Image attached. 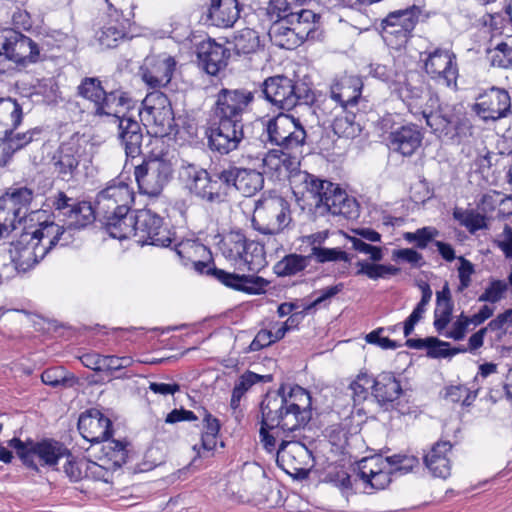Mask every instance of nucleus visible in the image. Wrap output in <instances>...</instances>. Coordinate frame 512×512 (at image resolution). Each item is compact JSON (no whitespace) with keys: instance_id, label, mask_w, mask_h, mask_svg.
<instances>
[{"instance_id":"nucleus-23","label":"nucleus","mask_w":512,"mask_h":512,"mask_svg":"<svg viewBox=\"0 0 512 512\" xmlns=\"http://www.w3.org/2000/svg\"><path fill=\"white\" fill-rule=\"evenodd\" d=\"M31 200L32 191L28 188H18L0 197V238L9 235L16 223L26 217Z\"/></svg>"},{"instance_id":"nucleus-56","label":"nucleus","mask_w":512,"mask_h":512,"mask_svg":"<svg viewBox=\"0 0 512 512\" xmlns=\"http://www.w3.org/2000/svg\"><path fill=\"white\" fill-rule=\"evenodd\" d=\"M20 262L13 257L12 253L9 251L8 254H5L1 257L0 264V283L4 281H8L17 275L26 273V270H22L19 266Z\"/></svg>"},{"instance_id":"nucleus-42","label":"nucleus","mask_w":512,"mask_h":512,"mask_svg":"<svg viewBox=\"0 0 512 512\" xmlns=\"http://www.w3.org/2000/svg\"><path fill=\"white\" fill-rule=\"evenodd\" d=\"M264 39V35L255 29L245 27L235 32L232 43L237 54L249 55L263 48Z\"/></svg>"},{"instance_id":"nucleus-16","label":"nucleus","mask_w":512,"mask_h":512,"mask_svg":"<svg viewBox=\"0 0 512 512\" xmlns=\"http://www.w3.org/2000/svg\"><path fill=\"white\" fill-rule=\"evenodd\" d=\"M94 202L95 211L102 219L118 213H128L134 203V191L124 181L112 180L98 192Z\"/></svg>"},{"instance_id":"nucleus-10","label":"nucleus","mask_w":512,"mask_h":512,"mask_svg":"<svg viewBox=\"0 0 512 512\" xmlns=\"http://www.w3.org/2000/svg\"><path fill=\"white\" fill-rule=\"evenodd\" d=\"M314 195L316 205L324 207L332 215L353 219L358 216V203L338 185L321 180L308 173L299 174Z\"/></svg>"},{"instance_id":"nucleus-29","label":"nucleus","mask_w":512,"mask_h":512,"mask_svg":"<svg viewBox=\"0 0 512 512\" xmlns=\"http://www.w3.org/2000/svg\"><path fill=\"white\" fill-rule=\"evenodd\" d=\"M126 458L127 450L124 443L117 440H104L97 461H94L102 470L99 472L101 481L111 482L114 472L126 462Z\"/></svg>"},{"instance_id":"nucleus-9","label":"nucleus","mask_w":512,"mask_h":512,"mask_svg":"<svg viewBox=\"0 0 512 512\" xmlns=\"http://www.w3.org/2000/svg\"><path fill=\"white\" fill-rule=\"evenodd\" d=\"M8 445L15 450L26 467L36 471L40 468L54 469L64 457L69 456L67 447L53 439L22 441L19 438H12Z\"/></svg>"},{"instance_id":"nucleus-3","label":"nucleus","mask_w":512,"mask_h":512,"mask_svg":"<svg viewBox=\"0 0 512 512\" xmlns=\"http://www.w3.org/2000/svg\"><path fill=\"white\" fill-rule=\"evenodd\" d=\"M253 99V93L244 89H222L218 93L215 108L218 125L209 135L212 150L227 154L237 148L243 138L242 116Z\"/></svg>"},{"instance_id":"nucleus-2","label":"nucleus","mask_w":512,"mask_h":512,"mask_svg":"<svg viewBox=\"0 0 512 512\" xmlns=\"http://www.w3.org/2000/svg\"><path fill=\"white\" fill-rule=\"evenodd\" d=\"M398 95L415 117L425 120L433 133L457 138L459 142L471 136L469 121L456 115L453 107L441 105L438 96L432 92L405 84L399 88Z\"/></svg>"},{"instance_id":"nucleus-12","label":"nucleus","mask_w":512,"mask_h":512,"mask_svg":"<svg viewBox=\"0 0 512 512\" xmlns=\"http://www.w3.org/2000/svg\"><path fill=\"white\" fill-rule=\"evenodd\" d=\"M185 172L192 180L191 191L197 197L210 204L227 201L231 191L227 169L210 173L205 169H197L193 163H188Z\"/></svg>"},{"instance_id":"nucleus-46","label":"nucleus","mask_w":512,"mask_h":512,"mask_svg":"<svg viewBox=\"0 0 512 512\" xmlns=\"http://www.w3.org/2000/svg\"><path fill=\"white\" fill-rule=\"evenodd\" d=\"M271 380V375H259L251 371H247L242 374L233 388L230 401L231 407L233 409H237L240 405L242 397L253 385L259 382H270Z\"/></svg>"},{"instance_id":"nucleus-37","label":"nucleus","mask_w":512,"mask_h":512,"mask_svg":"<svg viewBox=\"0 0 512 512\" xmlns=\"http://www.w3.org/2000/svg\"><path fill=\"white\" fill-rule=\"evenodd\" d=\"M362 86L359 77L344 75L333 82L330 88V96L345 108H352L361 96Z\"/></svg>"},{"instance_id":"nucleus-8","label":"nucleus","mask_w":512,"mask_h":512,"mask_svg":"<svg viewBox=\"0 0 512 512\" xmlns=\"http://www.w3.org/2000/svg\"><path fill=\"white\" fill-rule=\"evenodd\" d=\"M266 131L269 141L278 148L269 150L262 160L280 159L282 156L286 157L284 160L295 158L291 151L302 146L306 139V131L299 119L285 113L268 120Z\"/></svg>"},{"instance_id":"nucleus-41","label":"nucleus","mask_w":512,"mask_h":512,"mask_svg":"<svg viewBox=\"0 0 512 512\" xmlns=\"http://www.w3.org/2000/svg\"><path fill=\"white\" fill-rule=\"evenodd\" d=\"M105 228L112 238L118 240L135 239L134 215L118 213L103 218Z\"/></svg>"},{"instance_id":"nucleus-39","label":"nucleus","mask_w":512,"mask_h":512,"mask_svg":"<svg viewBox=\"0 0 512 512\" xmlns=\"http://www.w3.org/2000/svg\"><path fill=\"white\" fill-rule=\"evenodd\" d=\"M402 393L400 381L391 372H382L375 377L373 396L380 404L392 403Z\"/></svg>"},{"instance_id":"nucleus-44","label":"nucleus","mask_w":512,"mask_h":512,"mask_svg":"<svg viewBox=\"0 0 512 512\" xmlns=\"http://www.w3.org/2000/svg\"><path fill=\"white\" fill-rule=\"evenodd\" d=\"M412 31V22L410 19H404V27L382 22L383 39L388 46L394 49L403 47L408 42Z\"/></svg>"},{"instance_id":"nucleus-14","label":"nucleus","mask_w":512,"mask_h":512,"mask_svg":"<svg viewBox=\"0 0 512 512\" xmlns=\"http://www.w3.org/2000/svg\"><path fill=\"white\" fill-rule=\"evenodd\" d=\"M21 119L22 109L16 101L11 98H0V141L8 157L32 141L30 133L12 136Z\"/></svg>"},{"instance_id":"nucleus-61","label":"nucleus","mask_w":512,"mask_h":512,"mask_svg":"<svg viewBox=\"0 0 512 512\" xmlns=\"http://www.w3.org/2000/svg\"><path fill=\"white\" fill-rule=\"evenodd\" d=\"M418 10L414 7L411 9L400 10L390 13L384 20L383 23L397 24L404 27V19H410L412 22V30L418 21Z\"/></svg>"},{"instance_id":"nucleus-17","label":"nucleus","mask_w":512,"mask_h":512,"mask_svg":"<svg viewBox=\"0 0 512 512\" xmlns=\"http://www.w3.org/2000/svg\"><path fill=\"white\" fill-rule=\"evenodd\" d=\"M78 93L93 104V110L98 116L119 115L126 107L124 93H106L98 78L83 79L78 86Z\"/></svg>"},{"instance_id":"nucleus-60","label":"nucleus","mask_w":512,"mask_h":512,"mask_svg":"<svg viewBox=\"0 0 512 512\" xmlns=\"http://www.w3.org/2000/svg\"><path fill=\"white\" fill-rule=\"evenodd\" d=\"M133 362V358L130 356L105 355L103 372L112 374L130 367Z\"/></svg>"},{"instance_id":"nucleus-22","label":"nucleus","mask_w":512,"mask_h":512,"mask_svg":"<svg viewBox=\"0 0 512 512\" xmlns=\"http://www.w3.org/2000/svg\"><path fill=\"white\" fill-rule=\"evenodd\" d=\"M0 55L17 64L26 65L40 59V50L31 38L8 28L0 30Z\"/></svg>"},{"instance_id":"nucleus-32","label":"nucleus","mask_w":512,"mask_h":512,"mask_svg":"<svg viewBox=\"0 0 512 512\" xmlns=\"http://www.w3.org/2000/svg\"><path fill=\"white\" fill-rule=\"evenodd\" d=\"M452 444L449 441H438L424 454L423 461L434 477L446 479L451 474Z\"/></svg>"},{"instance_id":"nucleus-19","label":"nucleus","mask_w":512,"mask_h":512,"mask_svg":"<svg viewBox=\"0 0 512 512\" xmlns=\"http://www.w3.org/2000/svg\"><path fill=\"white\" fill-rule=\"evenodd\" d=\"M135 242L141 246L168 247L173 242L172 233L163 226V219L151 209L138 210L134 215Z\"/></svg>"},{"instance_id":"nucleus-28","label":"nucleus","mask_w":512,"mask_h":512,"mask_svg":"<svg viewBox=\"0 0 512 512\" xmlns=\"http://www.w3.org/2000/svg\"><path fill=\"white\" fill-rule=\"evenodd\" d=\"M78 430L88 442L98 443L111 436L112 422L100 410L90 409L80 415Z\"/></svg>"},{"instance_id":"nucleus-18","label":"nucleus","mask_w":512,"mask_h":512,"mask_svg":"<svg viewBox=\"0 0 512 512\" xmlns=\"http://www.w3.org/2000/svg\"><path fill=\"white\" fill-rule=\"evenodd\" d=\"M277 465L290 476L295 478L307 477L313 466L311 451L302 442L291 439H282L276 457Z\"/></svg>"},{"instance_id":"nucleus-55","label":"nucleus","mask_w":512,"mask_h":512,"mask_svg":"<svg viewBox=\"0 0 512 512\" xmlns=\"http://www.w3.org/2000/svg\"><path fill=\"white\" fill-rule=\"evenodd\" d=\"M490 63L494 67H512V47L506 43H500L488 51Z\"/></svg>"},{"instance_id":"nucleus-58","label":"nucleus","mask_w":512,"mask_h":512,"mask_svg":"<svg viewBox=\"0 0 512 512\" xmlns=\"http://www.w3.org/2000/svg\"><path fill=\"white\" fill-rule=\"evenodd\" d=\"M438 235V231L433 227H423L415 232H407L404 239L408 242H415L420 249L427 247L428 243Z\"/></svg>"},{"instance_id":"nucleus-6","label":"nucleus","mask_w":512,"mask_h":512,"mask_svg":"<svg viewBox=\"0 0 512 512\" xmlns=\"http://www.w3.org/2000/svg\"><path fill=\"white\" fill-rule=\"evenodd\" d=\"M419 465V459L412 455H375L358 462L356 477L364 484V489H385L396 474H406Z\"/></svg>"},{"instance_id":"nucleus-40","label":"nucleus","mask_w":512,"mask_h":512,"mask_svg":"<svg viewBox=\"0 0 512 512\" xmlns=\"http://www.w3.org/2000/svg\"><path fill=\"white\" fill-rule=\"evenodd\" d=\"M127 35V20L117 17L109 19L97 32L96 40L103 48H114Z\"/></svg>"},{"instance_id":"nucleus-21","label":"nucleus","mask_w":512,"mask_h":512,"mask_svg":"<svg viewBox=\"0 0 512 512\" xmlns=\"http://www.w3.org/2000/svg\"><path fill=\"white\" fill-rule=\"evenodd\" d=\"M205 260L206 259L199 258L191 263L194 269L200 274L211 273L226 287L246 294L257 295L265 292L268 282L264 278L254 275L227 272L217 268L212 269Z\"/></svg>"},{"instance_id":"nucleus-26","label":"nucleus","mask_w":512,"mask_h":512,"mask_svg":"<svg viewBox=\"0 0 512 512\" xmlns=\"http://www.w3.org/2000/svg\"><path fill=\"white\" fill-rule=\"evenodd\" d=\"M126 107L119 115H107L119 123L120 139L124 146L127 158L135 159L140 155L142 134L139 123L129 114L132 109V101L125 96Z\"/></svg>"},{"instance_id":"nucleus-1","label":"nucleus","mask_w":512,"mask_h":512,"mask_svg":"<svg viewBox=\"0 0 512 512\" xmlns=\"http://www.w3.org/2000/svg\"><path fill=\"white\" fill-rule=\"evenodd\" d=\"M260 443L263 448L277 455V442L289 439L285 433H293L304 428L312 417V399L310 393L296 385L288 396L273 395L261 402Z\"/></svg>"},{"instance_id":"nucleus-30","label":"nucleus","mask_w":512,"mask_h":512,"mask_svg":"<svg viewBox=\"0 0 512 512\" xmlns=\"http://www.w3.org/2000/svg\"><path fill=\"white\" fill-rule=\"evenodd\" d=\"M510 105L508 92L492 87L478 97L474 109L482 119L496 120L505 116Z\"/></svg>"},{"instance_id":"nucleus-27","label":"nucleus","mask_w":512,"mask_h":512,"mask_svg":"<svg viewBox=\"0 0 512 512\" xmlns=\"http://www.w3.org/2000/svg\"><path fill=\"white\" fill-rule=\"evenodd\" d=\"M175 66L174 58L166 54L148 56L141 67L142 79L151 88L165 86L171 81Z\"/></svg>"},{"instance_id":"nucleus-24","label":"nucleus","mask_w":512,"mask_h":512,"mask_svg":"<svg viewBox=\"0 0 512 512\" xmlns=\"http://www.w3.org/2000/svg\"><path fill=\"white\" fill-rule=\"evenodd\" d=\"M171 162H142L135 167V179L143 194L157 196L172 176Z\"/></svg>"},{"instance_id":"nucleus-59","label":"nucleus","mask_w":512,"mask_h":512,"mask_svg":"<svg viewBox=\"0 0 512 512\" xmlns=\"http://www.w3.org/2000/svg\"><path fill=\"white\" fill-rule=\"evenodd\" d=\"M326 437L330 444L340 452H342L348 444V432L339 424L327 428Z\"/></svg>"},{"instance_id":"nucleus-47","label":"nucleus","mask_w":512,"mask_h":512,"mask_svg":"<svg viewBox=\"0 0 512 512\" xmlns=\"http://www.w3.org/2000/svg\"><path fill=\"white\" fill-rule=\"evenodd\" d=\"M309 261V256L289 254L275 264L274 272L281 277L293 276L303 271Z\"/></svg>"},{"instance_id":"nucleus-62","label":"nucleus","mask_w":512,"mask_h":512,"mask_svg":"<svg viewBox=\"0 0 512 512\" xmlns=\"http://www.w3.org/2000/svg\"><path fill=\"white\" fill-rule=\"evenodd\" d=\"M275 342H277V339H274L273 330L262 329L256 334L247 351L256 352Z\"/></svg>"},{"instance_id":"nucleus-36","label":"nucleus","mask_w":512,"mask_h":512,"mask_svg":"<svg viewBox=\"0 0 512 512\" xmlns=\"http://www.w3.org/2000/svg\"><path fill=\"white\" fill-rule=\"evenodd\" d=\"M422 136L416 125H405L390 133L389 149L403 157H411L421 144Z\"/></svg>"},{"instance_id":"nucleus-31","label":"nucleus","mask_w":512,"mask_h":512,"mask_svg":"<svg viewBox=\"0 0 512 512\" xmlns=\"http://www.w3.org/2000/svg\"><path fill=\"white\" fill-rule=\"evenodd\" d=\"M66 220L63 225L58 226L65 231L60 238L61 246L68 245L73 239V232L75 230L86 227L92 223L97 215L95 211V204L92 206L89 202H75L69 211L64 212Z\"/></svg>"},{"instance_id":"nucleus-57","label":"nucleus","mask_w":512,"mask_h":512,"mask_svg":"<svg viewBox=\"0 0 512 512\" xmlns=\"http://www.w3.org/2000/svg\"><path fill=\"white\" fill-rule=\"evenodd\" d=\"M369 73L375 77L379 78L385 82H392L399 84V87H396L395 90L398 92L399 88L407 82L401 83L400 79L396 80L395 77L399 78V75L396 74L391 66L387 63H373L370 65Z\"/></svg>"},{"instance_id":"nucleus-43","label":"nucleus","mask_w":512,"mask_h":512,"mask_svg":"<svg viewBox=\"0 0 512 512\" xmlns=\"http://www.w3.org/2000/svg\"><path fill=\"white\" fill-rule=\"evenodd\" d=\"M95 146L84 136L75 134L59 147V158H92L94 156Z\"/></svg>"},{"instance_id":"nucleus-54","label":"nucleus","mask_w":512,"mask_h":512,"mask_svg":"<svg viewBox=\"0 0 512 512\" xmlns=\"http://www.w3.org/2000/svg\"><path fill=\"white\" fill-rule=\"evenodd\" d=\"M507 290L508 284L504 280L492 279L483 293L478 297V301L497 303L504 298Z\"/></svg>"},{"instance_id":"nucleus-11","label":"nucleus","mask_w":512,"mask_h":512,"mask_svg":"<svg viewBox=\"0 0 512 512\" xmlns=\"http://www.w3.org/2000/svg\"><path fill=\"white\" fill-rule=\"evenodd\" d=\"M291 220L288 201L281 196L270 195L256 202L252 226L262 234L276 235L282 232Z\"/></svg>"},{"instance_id":"nucleus-4","label":"nucleus","mask_w":512,"mask_h":512,"mask_svg":"<svg viewBox=\"0 0 512 512\" xmlns=\"http://www.w3.org/2000/svg\"><path fill=\"white\" fill-rule=\"evenodd\" d=\"M272 9H278V20L271 26L269 36L271 41L284 49H294L307 40L315 31L319 16L312 10L300 9L286 13V0H274Z\"/></svg>"},{"instance_id":"nucleus-50","label":"nucleus","mask_w":512,"mask_h":512,"mask_svg":"<svg viewBox=\"0 0 512 512\" xmlns=\"http://www.w3.org/2000/svg\"><path fill=\"white\" fill-rule=\"evenodd\" d=\"M375 377L367 372H360L356 378L351 382L350 389L352 390L353 399L355 403L364 401L370 391L373 395Z\"/></svg>"},{"instance_id":"nucleus-33","label":"nucleus","mask_w":512,"mask_h":512,"mask_svg":"<svg viewBox=\"0 0 512 512\" xmlns=\"http://www.w3.org/2000/svg\"><path fill=\"white\" fill-rule=\"evenodd\" d=\"M229 50L214 40L203 41L198 47V59L210 75H216L220 70L226 67Z\"/></svg>"},{"instance_id":"nucleus-48","label":"nucleus","mask_w":512,"mask_h":512,"mask_svg":"<svg viewBox=\"0 0 512 512\" xmlns=\"http://www.w3.org/2000/svg\"><path fill=\"white\" fill-rule=\"evenodd\" d=\"M335 134L339 137H355L359 132V125L355 123V114L350 108H345L342 115L337 116L330 123Z\"/></svg>"},{"instance_id":"nucleus-7","label":"nucleus","mask_w":512,"mask_h":512,"mask_svg":"<svg viewBox=\"0 0 512 512\" xmlns=\"http://www.w3.org/2000/svg\"><path fill=\"white\" fill-rule=\"evenodd\" d=\"M220 250L235 269L252 272L254 276L268 264L264 246L248 240L241 231L228 233L221 242Z\"/></svg>"},{"instance_id":"nucleus-34","label":"nucleus","mask_w":512,"mask_h":512,"mask_svg":"<svg viewBox=\"0 0 512 512\" xmlns=\"http://www.w3.org/2000/svg\"><path fill=\"white\" fill-rule=\"evenodd\" d=\"M240 12L238 0H211L207 18L213 26L231 28L240 18Z\"/></svg>"},{"instance_id":"nucleus-63","label":"nucleus","mask_w":512,"mask_h":512,"mask_svg":"<svg viewBox=\"0 0 512 512\" xmlns=\"http://www.w3.org/2000/svg\"><path fill=\"white\" fill-rule=\"evenodd\" d=\"M429 342L427 344V356L430 358H446L449 357V346L448 342L441 341L435 337H429Z\"/></svg>"},{"instance_id":"nucleus-45","label":"nucleus","mask_w":512,"mask_h":512,"mask_svg":"<svg viewBox=\"0 0 512 512\" xmlns=\"http://www.w3.org/2000/svg\"><path fill=\"white\" fill-rule=\"evenodd\" d=\"M174 250L184 265H189L199 258L209 259L210 257L208 248L194 239H186L176 243Z\"/></svg>"},{"instance_id":"nucleus-38","label":"nucleus","mask_w":512,"mask_h":512,"mask_svg":"<svg viewBox=\"0 0 512 512\" xmlns=\"http://www.w3.org/2000/svg\"><path fill=\"white\" fill-rule=\"evenodd\" d=\"M64 459V473L71 481L77 482L85 478L101 481L99 472L102 470L94 461L85 458L75 459L70 452L69 456Z\"/></svg>"},{"instance_id":"nucleus-64","label":"nucleus","mask_w":512,"mask_h":512,"mask_svg":"<svg viewBox=\"0 0 512 512\" xmlns=\"http://www.w3.org/2000/svg\"><path fill=\"white\" fill-rule=\"evenodd\" d=\"M496 243L505 257L512 259V227L505 225L502 233L499 234Z\"/></svg>"},{"instance_id":"nucleus-51","label":"nucleus","mask_w":512,"mask_h":512,"mask_svg":"<svg viewBox=\"0 0 512 512\" xmlns=\"http://www.w3.org/2000/svg\"><path fill=\"white\" fill-rule=\"evenodd\" d=\"M309 260L313 258L318 263L327 262H349V255L341 248H327L322 246H312Z\"/></svg>"},{"instance_id":"nucleus-20","label":"nucleus","mask_w":512,"mask_h":512,"mask_svg":"<svg viewBox=\"0 0 512 512\" xmlns=\"http://www.w3.org/2000/svg\"><path fill=\"white\" fill-rule=\"evenodd\" d=\"M423 62L425 72L437 84L448 88H456L459 68L453 51L436 48L425 53Z\"/></svg>"},{"instance_id":"nucleus-25","label":"nucleus","mask_w":512,"mask_h":512,"mask_svg":"<svg viewBox=\"0 0 512 512\" xmlns=\"http://www.w3.org/2000/svg\"><path fill=\"white\" fill-rule=\"evenodd\" d=\"M352 247L359 253L366 254L373 262L366 260H359L356 262V275H365L371 280H378L380 278H387L388 276L396 275L399 269L393 265L378 264L377 262L383 259V251L380 247L373 246L366 243L360 238L351 239Z\"/></svg>"},{"instance_id":"nucleus-15","label":"nucleus","mask_w":512,"mask_h":512,"mask_svg":"<svg viewBox=\"0 0 512 512\" xmlns=\"http://www.w3.org/2000/svg\"><path fill=\"white\" fill-rule=\"evenodd\" d=\"M265 98L283 110L295 107L299 100L308 103L313 100V95L308 88H300L285 76H275L266 79L263 83Z\"/></svg>"},{"instance_id":"nucleus-13","label":"nucleus","mask_w":512,"mask_h":512,"mask_svg":"<svg viewBox=\"0 0 512 512\" xmlns=\"http://www.w3.org/2000/svg\"><path fill=\"white\" fill-rule=\"evenodd\" d=\"M136 111L149 133L164 136L171 131L174 115L171 103L163 93H149L142 102V108Z\"/></svg>"},{"instance_id":"nucleus-52","label":"nucleus","mask_w":512,"mask_h":512,"mask_svg":"<svg viewBox=\"0 0 512 512\" xmlns=\"http://www.w3.org/2000/svg\"><path fill=\"white\" fill-rule=\"evenodd\" d=\"M453 217L469 232L474 233L480 229L486 227L485 216L474 212L473 210H464L461 208H455Z\"/></svg>"},{"instance_id":"nucleus-49","label":"nucleus","mask_w":512,"mask_h":512,"mask_svg":"<svg viewBox=\"0 0 512 512\" xmlns=\"http://www.w3.org/2000/svg\"><path fill=\"white\" fill-rule=\"evenodd\" d=\"M41 380L44 384L52 387H72L78 382V379L72 373H68L63 367L46 369L41 374Z\"/></svg>"},{"instance_id":"nucleus-35","label":"nucleus","mask_w":512,"mask_h":512,"mask_svg":"<svg viewBox=\"0 0 512 512\" xmlns=\"http://www.w3.org/2000/svg\"><path fill=\"white\" fill-rule=\"evenodd\" d=\"M227 177L230 189L238 190L245 197L256 194L263 187L264 183L262 173L253 169L232 167L227 169Z\"/></svg>"},{"instance_id":"nucleus-53","label":"nucleus","mask_w":512,"mask_h":512,"mask_svg":"<svg viewBox=\"0 0 512 512\" xmlns=\"http://www.w3.org/2000/svg\"><path fill=\"white\" fill-rule=\"evenodd\" d=\"M345 112V106L336 102L333 97L325 98L321 101V103L317 106V116L319 119H322L323 124H328L333 121L339 115H342Z\"/></svg>"},{"instance_id":"nucleus-5","label":"nucleus","mask_w":512,"mask_h":512,"mask_svg":"<svg viewBox=\"0 0 512 512\" xmlns=\"http://www.w3.org/2000/svg\"><path fill=\"white\" fill-rule=\"evenodd\" d=\"M57 223L43 222L33 231H25L9 249L22 270L29 271L58 243L65 233Z\"/></svg>"}]
</instances>
